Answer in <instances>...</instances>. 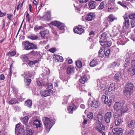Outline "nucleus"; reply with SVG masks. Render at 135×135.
Here are the masks:
<instances>
[{
  "label": "nucleus",
  "instance_id": "f257e3e1",
  "mask_svg": "<svg viewBox=\"0 0 135 135\" xmlns=\"http://www.w3.org/2000/svg\"><path fill=\"white\" fill-rule=\"evenodd\" d=\"M42 121L45 127L44 132L45 133L47 134L49 132L51 127L54 124V122L50 121V119L46 117H43L42 119Z\"/></svg>",
  "mask_w": 135,
  "mask_h": 135
},
{
  "label": "nucleus",
  "instance_id": "f03ea898",
  "mask_svg": "<svg viewBox=\"0 0 135 135\" xmlns=\"http://www.w3.org/2000/svg\"><path fill=\"white\" fill-rule=\"evenodd\" d=\"M124 103L118 102H115L114 105V110L119 111L121 113H125L128 110V108L126 105H124Z\"/></svg>",
  "mask_w": 135,
  "mask_h": 135
},
{
  "label": "nucleus",
  "instance_id": "7ed1b4c3",
  "mask_svg": "<svg viewBox=\"0 0 135 135\" xmlns=\"http://www.w3.org/2000/svg\"><path fill=\"white\" fill-rule=\"evenodd\" d=\"M96 126V128L97 130L100 132L102 133V134H105L104 133L102 130H104L105 128L104 126L103 125L99 119L97 120L95 122Z\"/></svg>",
  "mask_w": 135,
  "mask_h": 135
},
{
  "label": "nucleus",
  "instance_id": "20e7f679",
  "mask_svg": "<svg viewBox=\"0 0 135 135\" xmlns=\"http://www.w3.org/2000/svg\"><path fill=\"white\" fill-rule=\"evenodd\" d=\"M40 93L42 96L46 97L52 94H53V91L52 90H42L40 91Z\"/></svg>",
  "mask_w": 135,
  "mask_h": 135
},
{
  "label": "nucleus",
  "instance_id": "39448f33",
  "mask_svg": "<svg viewBox=\"0 0 135 135\" xmlns=\"http://www.w3.org/2000/svg\"><path fill=\"white\" fill-rule=\"evenodd\" d=\"M51 24L54 26H57L58 28L60 30H62L64 28L65 26L64 24L59 21H55L52 22Z\"/></svg>",
  "mask_w": 135,
  "mask_h": 135
},
{
  "label": "nucleus",
  "instance_id": "423d86ee",
  "mask_svg": "<svg viewBox=\"0 0 135 135\" xmlns=\"http://www.w3.org/2000/svg\"><path fill=\"white\" fill-rule=\"evenodd\" d=\"M112 131L114 135H122L123 130L120 128H114Z\"/></svg>",
  "mask_w": 135,
  "mask_h": 135
},
{
  "label": "nucleus",
  "instance_id": "0eeeda50",
  "mask_svg": "<svg viewBox=\"0 0 135 135\" xmlns=\"http://www.w3.org/2000/svg\"><path fill=\"white\" fill-rule=\"evenodd\" d=\"M112 117V113L110 112H108L106 113L104 116V120L107 123H109Z\"/></svg>",
  "mask_w": 135,
  "mask_h": 135
},
{
  "label": "nucleus",
  "instance_id": "6e6552de",
  "mask_svg": "<svg viewBox=\"0 0 135 135\" xmlns=\"http://www.w3.org/2000/svg\"><path fill=\"white\" fill-rule=\"evenodd\" d=\"M124 21L123 22L124 26L126 28H128L130 26L129 21L128 17H127V13L125 14L124 16Z\"/></svg>",
  "mask_w": 135,
  "mask_h": 135
},
{
  "label": "nucleus",
  "instance_id": "1a4fd4ad",
  "mask_svg": "<svg viewBox=\"0 0 135 135\" xmlns=\"http://www.w3.org/2000/svg\"><path fill=\"white\" fill-rule=\"evenodd\" d=\"M74 31L75 33L79 35L81 34L84 33V30L81 26H79L74 29Z\"/></svg>",
  "mask_w": 135,
  "mask_h": 135
},
{
  "label": "nucleus",
  "instance_id": "9d476101",
  "mask_svg": "<svg viewBox=\"0 0 135 135\" xmlns=\"http://www.w3.org/2000/svg\"><path fill=\"white\" fill-rule=\"evenodd\" d=\"M134 87L133 84L130 82L127 83L125 86V89L132 91Z\"/></svg>",
  "mask_w": 135,
  "mask_h": 135
},
{
  "label": "nucleus",
  "instance_id": "9b49d317",
  "mask_svg": "<svg viewBox=\"0 0 135 135\" xmlns=\"http://www.w3.org/2000/svg\"><path fill=\"white\" fill-rule=\"evenodd\" d=\"M22 75L23 77H24L25 79H24V81L25 83V85L27 86H28L31 82V79H28L27 74H22Z\"/></svg>",
  "mask_w": 135,
  "mask_h": 135
},
{
  "label": "nucleus",
  "instance_id": "f8f14e48",
  "mask_svg": "<svg viewBox=\"0 0 135 135\" xmlns=\"http://www.w3.org/2000/svg\"><path fill=\"white\" fill-rule=\"evenodd\" d=\"M95 17V14L94 13L90 12L86 16L85 19L88 21H91L93 20V18Z\"/></svg>",
  "mask_w": 135,
  "mask_h": 135
},
{
  "label": "nucleus",
  "instance_id": "ddd939ff",
  "mask_svg": "<svg viewBox=\"0 0 135 135\" xmlns=\"http://www.w3.org/2000/svg\"><path fill=\"white\" fill-rule=\"evenodd\" d=\"M132 54L131 53L127 52L126 53L125 56V59L126 62L128 63L130 62L131 59L132 58Z\"/></svg>",
  "mask_w": 135,
  "mask_h": 135
},
{
  "label": "nucleus",
  "instance_id": "4468645a",
  "mask_svg": "<svg viewBox=\"0 0 135 135\" xmlns=\"http://www.w3.org/2000/svg\"><path fill=\"white\" fill-rule=\"evenodd\" d=\"M49 32V31L47 30L41 31L40 32L41 37L43 39H45L48 36Z\"/></svg>",
  "mask_w": 135,
  "mask_h": 135
},
{
  "label": "nucleus",
  "instance_id": "2eb2a0df",
  "mask_svg": "<svg viewBox=\"0 0 135 135\" xmlns=\"http://www.w3.org/2000/svg\"><path fill=\"white\" fill-rule=\"evenodd\" d=\"M107 38L108 36L106 33L104 32L103 33L100 37V40L99 41L100 43L107 40Z\"/></svg>",
  "mask_w": 135,
  "mask_h": 135
},
{
  "label": "nucleus",
  "instance_id": "dca6fc26",
  "mask_svg": "<svg viewBox=\"0 0 135 135\" xmlns=\"http://www.w3.org/2000/svg\"><path fill=\"white\" fill-rule=\"evenodd\" d=\"M98 5V3L97 2L93 1L90 2L88 4L89 8L91 9L94 8Z\"/></svg>",
  "mask_w": 135,
  "mask_h": 135
},
{
  "label": "nucleus",
  "instance_id": "f3484780",
  "mask_svg": "<svg viewBox=\"0 0 135 135\" xmlns=\"http://www.w3.org/2000/svg\"><path fill=\"white\" fill-rule=\"evenodd\" d=\"M115 19V18L113 15L112 14H110L108 17L107 20L109 22V24H108V25L110 24V22L113 21ZM107 24H108V23L106 22Z\"/></svg>",
  "mask_w": 135,
  "mask_h": 135
},
{
  "label": "nucleus",
  "instance_id": "a211bd4d",
  "mask_svg": "<svg viewBox=\"0 0 135 135\" xmlns=\"http://www.w3.org/2000/svg\"><path fill=\"white\" fill-rule=\"evenodd\" d=\"M29 118L27 116H25L23 117L21 119L22 121L25 125L27 127H30V125L27 123V122Z\"/></svg>",
  "mask_w": 135,
  "mask_h": 135
},
{
  "label": "nucleus",
  "instance_id": "6ab92c4d",
  "mask_svg": "<svg viewBox=\"0 0 135 135\" xmlns=\"http://www.w3.org/2000/svg\"><path fill=\"white\" fill-rule=\"evenodd\" d=\"M68 112L70 113H72L73 110L76 109V107L75 105H72L69 106L67 108Z\"/></svg>",
  "mask_w": 135,
  "mask_h": 135
},
{
  "label": "nucleus",
  "instance_id": "aec40b11",
  "mask_svg": "<svg viewBox=\"0 0 135 135\" xmlns=\"http://www.w3.org/2000/svg\"><path fill=\"white\" fill-rule=\"evenodd\" d=\"M33 125L35 126L37 128L41 127V122L38 119H36L35 120L33 121Z\"/></svg>",
  "mask_w": 135,
  "mask_h": 135
},
{
  "label": "nucleus",
  "instance_id": "412c9836",
  "mask_svg": "<svg viewBox=\"0 0 135 135\" xmlns=\"http://www.w3.org/2000/svg\"><path fill=\"white\" fill-rule=\"evenodd\" d=\"M91 107L95 108L98 106V103L97 101L96 100L93 101L90 103Z\"/></svg>",
  "mask_w": 135,
  "mask_h": 135
},
{
  "label": "nucleus",
  "instance_id": "4be33fe9",
  "mask_svg": "<svg viewBox=\"0 0 135 135\" xmlns=\"http://www.w3.org/2000/svg\"><path fill=\"white\" fill-rule=\"evenodd\" d=\"M75 70L74 68L71 67H68L67 69V73L68 74H71L73 73Z\"/></svg>",
  "mask_w": 135,
  "mask_h": 135
},
{
  "label": "nucleus",
  "instance_id": "5701e85b",
  "mask_svg": "<svg viewBox=\"0 0 135 135\" xmlns=\"http://www.w3.org/2000/svg\"><path fill=\"white\" fill-rule=\"evenodd\" d=\"M124 113H121L119 111H117L113 115V117L114 118H117L122 116Z\"/></svg>",
  "mask_w": 135,
  "mask_h": 135
},
{
  "label": "nucleus",
  "instance_id": "b1692460",
  "mask_svg": "<svg viewBox=\"0 0 135 135\" xmlns=\"http://www.w3.org/2000/svg\"><path fill=\"white\" fill-rule=\"evenodd\" d=\"M88 79L87 77L85 75L82 76L79 79V81L81 83L84 84L86 81H87Z\"/></svg>",
  "mask_w": 135,
  "mask_h": 135
},
{
  "label": "nucleus",
  "instance_id": "393cba45",
  "mask_svg": "<svg viewBox=\"0 0 135 135\" xmlns=\"http://www.w3.org/2000/svg\"><path fill=\"white\" fill-rule=\"evenodd\" d=\"M53 56L54 58L57 61L61 62L63 60V57L58 55H54Z\"/></svg>",
  "mask_w": 135,
  "mask_h": 135
},
{
  "label": "nucleus",
  "instance_id": "a878e982",
  "mask_svg": "<svg viewBox=\"0 0 135 135\" xmlns=\"http://www.w3.org/2000/svg\"><path fill=\"white\" fill-rule=\"evenodd\" d=\"M135 125V120L132 119L129 121L128 122V126L130 128H132Z\"/></svg>",
  "mask_w": 135,
  "mask_h": 135
},
{
  "label": "nucleus",
  "instance_id": "bb28decb",
  "mask_svg": "<svg viewBox=\"0 0 135 135\" xmlns=\"http://www.w3.org/2000/svg\"><path fill=\"white\" fill-rule=\"evenodd\" d=\"M102 100L103 102L105 104L107 103L108 104L109 102H108L109 99L108 97L104 95H103L101 97Z\"/></svg>",
  "mask_w": 135,
  "mask_h": 135
},
{
  "label": "nucleus",
  "instance_id": "cd10ccee",
  "mask_svg": "<svg viewBox=\"0 0 135 135\" xmlns=\"http://www.w3.org/2000/svg\"><path fill=\"white\" fill-rule=\"evenodd\" d=\"M105 52V51L104 49L100 48L98 52L99 56L101 57H103L104 55Z\"/></svg>",
  "mask_w": 135,
  "mask_h": 135
},
{
  "label": "nucleus",
  "instance_id": "c85d7f7f",
  "mask_svg": "<svg viewBox=\"0 0 135 135\" xmlns=\"http://www.w3.org/2000/svg\"><path fill=\"white\" fill-rule=\"evenodd\" d=\"M114 79L117 80H120L122 79L121 74L120 73L118 72L115 74Z\"/></svg>",
  "mask_w": 135,
  "mask_h": 135
},
{
  "label": "nucleus",
  "instance_id": "c756f323",
  "mask_svg": "<svg viewBox=\"0 0 135 135\" xmlns=\"http://www.w3.org/2000/svg\"><path fill=\"white\" fill-rule=\"evenodd\" d=\"M123 92L124 95L126 96L127 97H129L131 95L132 91L125 89L123 91Z\"/></svg>",
  "mask_w": 135,
  "mask_h": 135
},
{
  "label": "nucleus",
  "instance_id": "7c9ffc66",
  "mask_svg": "<svg viewBox=\"0 0 135 135\" xmlns=\"http://www.w3.org/2000/svg\"><path fill=\"white\" fill-rule=\"evenodd\" d=\"M127 72L131 75H132L135 74V69L132 68L127 70Z\"/></svg>",
  "mask_w": 135,
  "mask_h": 135
},
{
  "label": "nucleus",
  "instance_id": "2f4dec72",
  "mask_svg": "<svg viewBox=\"0 0 135 135\" xmlns=\"http://www.w3.org/2000/svg\"><path fill=\"white\" fill-rule=\"evenodd\" d=\"M123 121L122 118H120L118 119H116L115 121V124L116 126H119Z\"/></svg>",
  "mask_w": 135,
  "mask_h": 135
},
{
  "label": "nucleus",
  "instance_id": "473e14b6",
  "mask_svg": "<svg viewBox=\"0 0 135 135\" xmlns=\"http://www.w3.org/2000/svg\"><path fill=\"white\" fill-rule=\"evenodd\" d=\"M25 105L27 107L31 108L32 104V101L31 100L28 99L25 101Z\"/></svg>",
  "mask_w": 135,
  "mask_h": 135
},
{
  "label": "nucleus",
  "instance_id": "72a5a7b5",
  "mask_svg": "<svg viewBox=\"0 0 135 135\" xmlns=\"http://www.w3.org/2000/svg\"><path fill=\"white\" fill-rule=\"evenodd\" d=\"M97 64L98 63L96 60H93L90 63V66L92 67L96 66Z\"/></svg>",
  "mask_w": 135,
  "mask_h": 135
},
{
  "label": "nucleus",
  "instance_id": "f704fd0d",
  "mask_svg": "<svg viewBox=\"0 0 135 135\" xmlns=\"http://www.w3.org/2000/svg\"><path fill=\"white\" fill-rule=\"evenodd\" d=\"M18 102L17 99L16 98H12L9 102V104H14L17 103Z\"/></svg>",
  "mask_w": 135,
  "mask_h": 135
},
{
  "label": "nucleus",
  "instance_id": "c9c22d12",
  "mask_svg": "<svg viewBox=\"0 0 135 135\" xmlns=\"http://www.w3.org/2000/svg\"><path fill=\"white\" fill-rule=\"evenodd\" d=\"M30 42L28 41H26L24 45L25 49L26 50H30Z\"/></svg>",
  "mask_w": 135,
  "mask_h": 135
},
{
  "label": "nucleus",
  "instance_id": "e433bc0d",
  "mask_svg": "<svg viewBox=\"0 0 135 135\" xmlns=\"http://www.w3.org/2000/svg\"><path fill=\"white\" fill-rule=\"evenodd\" d=\"M30 50L32 49H37L38 48L36 45L30 42Z\"/></svg>",
  "mask_w": 135,
  "mask_h": 135
},
{
  "label": "nucleus",
  "instance_id": "4c0bfd02",
  "mask_svg": "<svg viewBox=\"0 0 135 135\" xmlns=\"http://www.w3.org/2000/svg\"><path fill=\"white\" fill-rule=\"evenodd\" d=\"M40 51H32L30 52V54L34 56H38L40 55Z\"/></svg>",
  "mask_w": 135,
  "mask_h": 135
},
{
  "label": "nucleus",
  "instance_id": "58836bf2",
  "mask_svg": "<svg viewBox=\"0 0 135 135\" xmlns=\"http://www.w3.org/2000/svg\"><path fill=\"white\" fill-rule=\"evenodd\" d=\"M27 74V76L31 77L35 74V72L34 71H28L24 73V74Z\"/></svg>",
  "mask_w": 135,
  "mask_h": 135
},
{
  "label": "nucleus",
  "instance_id": "ea45409f",
  "mask_svg": "<svg viewBox=\"0 0 135 135\" xmlns=\"http://www.w3.org/2000/svg\"><path fill=\"white\" fill-rule=\"evenodd\" d=\"M34 132L33 130H32L31 129L27 130L26 132L27 135H33Z\"/></svg>",
  "mask_w": 135,
  "mask_h": 135
},
{
  "label": "nucleus",
  "instance_id": "a19ab883",
  "mask_svg": "<svg viewBox=\"0 0 135 135\" xmlns=\"http://www.w3.org/2000/svg\"><path fill=\"white\" fill-rule=\"evenodd\" d=\"M28 38L31 40H35L37 39L38 38V37L37 36L35 35H33L28 36Z\"/></svg>",
  "mask_w": 135,
  "mask_h": 135
},
{
  "label": "nucleus",
  "instance_id": "79ce46f5",
  "mask_svg": "<svg viewBox=\"0 0 135 135\" xmlns=\"http://www.w3.org/2000/svg\"><path fill=\"white\" fill-rule=\"evenodd\" d=\"M105 3L104 1L101 2L99 5V6L98 8V9H102L104 8V6Z\"/></svg>",
  "mask_w": 135,
  "mask_h": 135
},
{
  "label": "nucleus",
  "instance_id": "37998d69",
  "mask_svg": "<svg viewBox=\"0 0 135 135\" xmlns=\"http://www.w3.org/2000/svg\"><path fill=\"white\" fill-rule=\"evenodd\" d=\"M113 84H111L108 89V90L109 92L114 91L115 89V87L113 86Z\"/></svg>",
  "mask_w": 135,
  "mask_h": 135
},
{
  "label": "nucleus",
  "instance_id": "c03bdc74",
  "mask_svg": "<svg viewBox=\"0 0 135 135\" xmlns=\"http://www.w3.org/2000/svg\"><path fill=\"white\" fill-rule=\"evenodd\" d=\"M114 96L113 95H112L110 97L109 102L108 103V106L110 107L111 104V103L113 100H114Z\"/></svg>",
  "mask_w": 135,
  "mask_h": 135
},
{
  "label": "nucleus",
  "instance_id": "a18cd8bd",
  "mask_svg": "<svg viewBox=\"0 0 135 135\" xmlns=\"http://www.w3.org/2000/svg\"><path fill=\"white\" fill-rule=\"evenodd\" d=\"M129 65L128 63V64L125 63L123 66V71H125L126 69H127V70H128L129 69Z\"/></svg>",
  "mask_w": 135,
  "mask_h": 135
},
{
  "label": "nucleus",
  "instance_id": "49530a36",
  "mask_svg": "<svg viewBox=\"0 0 135 135\" xmlns=\"http://www.w3.org/2000/svg\"><path fill=\"white\" fill-rule=\"evenodd\" d=\"M27 63L29 66L31 67H33L35 64V63L34 62L30 60L27 61Z\"/></svg>",
  "mask_w": 135,
  "mask_h": 135
},
{
  "label": "nucleus",
  "instance_id": "de8ad7c7",
  "mask_svg": "<svg viewBox=\"0 0 135 135\" xmlns=\"http://www.w3.org/2000/svg\"><path fill=\"white\" fill-rule=\"evenodd\" d=\"M107 40L103 41L102 42L100 43L101 46H103L104 48L107 47Z\"/></svg>",
  "mask_w": 135,
  "mask_h": 135
},
{
  "label": "nucleus",
  "instance_id": "09e8293b",
  "mask_svg": "<svg viewBox=\"0 0 135 135\" xmlns=\"http://www.w3.org/2000/svg\"><path fill=\"white\" fill-rule=\"evenodd\" d=\"M76 66L79 68H80L82 66V64L80 60L76 61Z\"/></svg>",
  "mask_w": 135,
  "mask_h": 135
},
{
  "label": "nucleus",
  "instance_id": "8fccbe9b",
  "mask_svg": "<svg viewBox=\"0 0 135 135\" xmlns=\"http://www.w3.org/2000/svg\"><path fill=\"white\" fill-rule=\"evenodd\" d=\"M117 64V62H116L114 61L111 64H110L109 66L110 68H113L115 67Z\"/></svg>",
  "mask_w": 135,
  "mask_h": 135
},
{
  "label": "nucleus",
  "instance_id": "3c124183",
  "mask_svg": "<svg viewBox=\"0 0 135 135\" xmlns=\"http://www.w3.org/2000/svg\"><path fill=\"white\" fill-rule=\"evenodd\" d=\"M21 58L23 62L27 61H28V58L27 56L26 55H24L21 57Z\"/></svg>",
  "mask_w": 135,
  "mask_h": 135
},
{
  "label": "nucleus",
  "instance_id": "603ef678",
  "mask_svg": "<svg viewBox=\"0 0 135 135\" xmlns=\"http://www.w3.org/2000/svg\"><path fill=\"white\" fill-rule=\"evenodd\" d=\"M87 117L90 119H92L93 117V114L91 112H89L87 115Z\"/></svg>",
  "mask_w": 135,
  "mask_h": 135
},
{
  "label": "nucleus",
  "instance_id": "864d4df0",
  "mask_svg": "<svg viewBox=\"0 0 135 135\" xmlns=\"http://www.w3.org/2000/svg\"><path fill=\"white\" fill-rule=\"evenodd\" d=\"M16 54V52L15 51L9 52L8 53V55L9 56H13Z\"/></svg>",
  "mask_w": 135,
  "mask_h": 135
},
{
  "label": "nucleus",
  "instance_id": "5fc2aeb1",
  "mask_svg": "<svg viewBox=\"0 0 135 135\" xmlns=\"http://www.w3.org/2000/svg\"><path fill=\"white\" fill-rule=\"evenodd\" d=\"M24 2V0H23L22 3H20L17 6L16 8L17 10H18L19 9H21V8Z\"/></svg>",
  "mask_w": 135,
  "mask_h": 135
},
{
  "label": "nucleus",
  "instance_id": "6e6d98bb",
  "mask_svg": "<svg viewBox=\"0 0 135 135\" xmlns=\"http://www.w3.org/2000/svg\"><path fill=\"white\" fill-rule=\"evenodd\" d=\"M100 87L102 90H105L106 88V85L105 84L102 83L100 85Z\"/></svg>",
  "mask_w": 135,
  "mask_h": 135
},
{
  "label": "nucleus",
  "instance_id": "4d7b16f0",
  "mask_svg": "<svg viewBox=\"0 0 135 135\" xmlns=\"http://www.w3.org/2000/svg\"><path fill=\"white\" fill-rule=\"evenodd\" d=\"M131 25L132 28H133L135 26V19L131 21Z\"/></svg>",
  "mask_w": 135,
  "mask_h": 135
},
{
  "label": "nucleus",
  "instance_id": "13d9d810",
  "mask_svg": "<svg viewBox=\"0 0 135 135\" xmlns=\"http://www.w3.org/2000/svg\"><path fill=\"white\" fill-rule=\"evenodd\" d=\"M42 28V26H38L37 25H36L34 27V30L35 31H38L39 30L41 29Z\"/></svg>",
  "mask_w": 135,
  "mask_h": 135
},
{
  "label": "nucleus",
  "instance_id": "bf43d9fd",
  "mask_svg": "<svg viewBox=\"0 0 135 135\" xmlns=\"http://www.w3.org/2000/svg\"><path fill=\"white\" fill-rule=\"evenodd\" d=\"M68 97H64L63 99V102H62V103L63 104H65L67 103L68 102Z\"/></svg>",
  "mask_w": 135,
  "mask_h": 135
},
{
  "label": "nucleus",
  "instance_id": "052dcab7",
  "mask_svg": "<svg viewBox=\"0 0 135 135\" xmlns=\"http://www.w3.org/2000/svg\"><path fill=\"white\" fill-rule=\"evenodd\" d=\"M128 17L130 19L133 20L134 18H135V14L133 13L130 14L129 15Z\"/></svg>",
  "mask_w": 135,
  "mask_h": 135
},
{
  "label": "nucleus",
  "instance_id": "680f3d73",
  "mask_svg": "<svg viewBox=\"0 0 135 135\" xmlns=\"http://www.w3.org/2000/svg\"><path fill=\"white\" fill-rule=\"evenodd\" d=\"M41 76L42 77V78H41L43 79H46L47 76L45 74V72H44L43 73H42Z\"/></svg>",
  "mask_w": 135,
  "mask_h": 135
},
{
  "label": "nucleus",
  "instance_id": "e2e57ef3",
  "mask_svg": "<svg viewBox=\"0 0 135 135\" xmlns=\"http://www.w3.org/2000/svg\"><path fill=\"white\" fill-rule=\"evenodd\" d=\"M117 3L120 5L122 6L124 8H126L127 6L124 4V3L120 1H118L117 2Z\"/></svg>",
  "mask_w": 135,
  "mask_h": 135
},
{
  "label": "nucleus",
  "instance_id": "0e129e2a",
  "mask_svg": "<svg viewBox=\"0 0 135 135\" xmlns=\"http://www.w3.org/2000/svg\"><path fill=\"white\" fill-rule=\"evenodd\" d=\"M21 123H19L17 124L16 126V127L15 129V132L16 133V132H17L19 128L20 127Z\"/></svg>",
  "mask_w": 135,
  "mask_h": 135
},
{
  "label": "nucleus",
  "instance_id": "69168bd1",
  "mask_svg": "<svg viewBox=\"0 0 135 135\" xmlns=\"http://www.w3.org/2000/svg\"><path fill=\"white\" fill-rule=\"evenodd\" d=\"M25 133V131L24 129L22 128H21L18 130L17 133Z\"/></svg>",
  "mask_w": 135,
  "mask_h": 135
},
{
  "label": "nucleus",
  "instance_id": "338daca9",
  "mask_svg": "<svg viewBox=\"0 0 135 135\" xmlns=\"http://www.w3.org/2000/svg\"><path fill=\"white\" fill-rule=\"evenodd\" d=\"M98 119L99 120H102L103 119V117L102 115V114L100 113L98 114Z\"/></svg>",
  "mask_w": 135,
  "mask_h": 135
},
{
  "label": "nucleus",
  "instance_id": "774afa93",
  "mask_svg": "<svg viewBox=\"0 0 135 135\" xmlns=\"http://www.w3.org/2000/svg\"><path fill=\"white\" fill-rule=\"evenodd\" d=\"M26 17H27L26 20L28 22H29L30 21V17L28 13H27V15H26Z\"/></svg>",
  "mask_w": 135,
  "mask_h": 135
}]
</instances>
